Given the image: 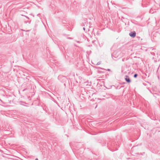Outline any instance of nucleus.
<instances>
[{"label":"nucleus","mask_w":160,"mask_h":160,"mask_svg":"<svg viewBox=\"0 0 160 160\" xmlns=\"http://www.w3.org/2000/svg\"><path fill=\"white\" fill-rule=\"evenodd\" d=\"M136 32L135 31H133L132 32H130L129 33V35L132 37L134 38L136 36Z\"/></svg>","instance_id":"f257e3e1"},{"label":"nucleus","mask_w":160,"mask_h":160,"mask_svg":"<svg viewBox=\"0 0 160 160\" xmlns=\"http://www.w3.org/2000/svg\"><path fill=\"white\" fill-rule=\"evenodd\" d=\"M125 79L128 82H130V80L128 78H125Z\"/></svg>","instance_id":"f03ea898"},{"label":"nucleus","mask_w":160,"mask_h":160,"mask_svg":"<svg viewBox=\"0 0 160 160\" xmlns=\"http://www.w3.org/2000/svg\"><path fill=\"white\" fill-rule=\"evenodd\" d=\"M137 76V74H135L134 75V78H136Z\"/></svg>","instance_id":"7ed1b4c3"},{"label":"nucleus","mask_w":160,"mask_h":160,"mask_svg":"<svg viewBox=\"0 0 160 160\" xmlns=\"http://www.w3.org/2000/svg\"><path fill=\"white\" fill-rule=\"evenodd\" d=\"M83 29H84V30H85V28H83Z\"/></svg>","instance_id":"20e7f679"},{"label":"nucleus","mask_w":160,"mask_h":160,"mask_svg":"<svg viewBox=\"0 0 160 160\" xmlns=\"http://www.w3.org/2000/svg\"><path fill=\"white\" fill-rule=\"evenodd\" d=\"M35 160H38L37 158Z\"/></svg>","instance_id":"39448f33"}]
</instances>
